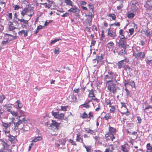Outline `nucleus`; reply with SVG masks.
<instances>
[{
  "mask_svg": "<svg viewBox=\"0 0 152 152\" xmlns=\"http://www.w3.org/2000/svg\"><path fill=\"white\" fill-rule=\"evenodd\" d=\"M108 130V132L105 135V138L107 140L110 139L112 141H113L114 139L115 138V135L116 134L117 130L110 125L109 126Z\"/></svg>",
  "mask_w": 152,
  "mask_h": 152,
  "instance_id": "1",
  "label": "nucleus"
},
{
  "mask_svg": "<svg viewBox=\"0 0 152 152\" xmlns=\"http://www.w3.org/2000/svg\"><path fill=\"white\" fill-rule=\"evenodd\" d=\"M34 7H29L28 5L26 6L21 12V15L22 16L23 18L24 16L26 15L27 13L28 15L30 17L33 15L34 14Z\"/></svg>",
  "mask_w": 152,
  "mask_h": 152,
  "instance_id": "2",
  "label": "nucleus"
},
{
  "mask_svg": "<svg viewBox=\"0 0 152 152\" xmlns=\"http://www.w3.org/2000/svg\"><path fill=\"white\" fill-rule=\"evenodd\" d=\"M107 83H106V87L108 90L110 92L115 94L117 91V88L116 87V84L113 83V81L112 82L108 81Z\"/></svg>",
  "mask_w": 152,
  "mask_h": 152,
  "instance_id": "3",
  "label": "nucleus"
},
{
  "mask_svg": "<svg viewBox=\"0 0 152 152\" xmlns=\"http://www.w3.org/2000/svg\"><path fill=\"white\" fill-rule=\"evenodd\" d=\"M133 55L134 57L135 58L140 59L142 60L145 57V52L139 51L137 49L133 51Z\"/></svg>",
  "mask_w": 152,
  "mask_h": 152,
  "instance_id": "4",
  "label": "nucleus"
},
{
  "mask_svg": "<svg viewBox=\"0 0 152 152\" xmlns=\"http://www.w3.org/2000/svg\"><path fill=\"white\" fill-rule=\"evenodd\" d=\"M94 13L92 12H88L85 15L86 19L85 22L87 26H90L92 23L93 18H94Z\"/></svg>",
  "mask_w": 152,
  "mask_h": 152,
  "instance_id": "5",
  "label": "nucleus"
},
{
  "mask_svg": "<svg viewBox=\"0 0 152 152\" xmlns=\"http://www.w3.org/2000/svg\"><path fill=\"white\" fill-rule=\"evenodd\" d=\"M107 74L106 75L103 77L104 81H106V83H107L108 81L111 82L113 81V80L114 76L115 75V73L112 71L109 70L107 72Z\"/></svg>",
  "mask_w": 152,
  "mask_h": 152,
  "instance_id": "6",
  "label": "nucleus"
},
{
  "mask_svg": "<svg viewBox=\"0 0 152 152\" xmlns=\"http://www.w3.org/2000/svg\"><path fill=\"white\" fill-rule=\"evenodd\" d=\"M1 144L3 148L6 149L8 152H12L11 149H9L11 144L9 142L5 141L4 139H2L1 141Z\"/></svg>",
  "mask_w": 152,
  "mask_h": 152,
  "instance_id": "7",
  "label": "nucleus"
},
{
  "mask_svg": "<svg viewBox=\"0 0 152 152\" xmlns=\"http://www.w3.org/2000/svg\"><path fill=\"white\" fill-rule=\"evenodd\" d=\"M116 50L119 55L122 56L125 53L127 46H125L123 44H118Z\"/></svg>",
  "mask_w": 152,
  "mask_h": 152,
  "instance_id": "8",
  "label": "nucleus"
},
{
  "mask_svg": "<svg viewBox=\"0 0 152 152\" xmlns=\"http://www.w3.org/2000/svg\"><path fill=\"white\" fill-rule=\"evenodd\" d=\"M121 107L122 111V112H120L121 114V116L124 117V115L126 116L129 115L130 114V113L127 108L126 104L123 102H121Z\"/></svg>",
  "mask_w": 152,
  "mask_h": 152,
  "instance_id": "9",
  "label": "nucleus"
},
{
  "mask_svg": "<svg viewBox=\"0 0 152 152\" xmlns=\"http://www.w3.org/2000/svg\"><path fill=\"white\" fill-rule=\"evenodd\" d=\"M110 27L108 28L106 31H107V36L110 39H114L117 36L116 32L115 30L112 31Z\"/></svg>",
  "mask_w": 152,
  "mask_h": 152,
  "instance_id": "10",
  "label": "nucleus"
},
{
  "mask_svg": "<svg viewBox=\"0 0 152 152\" xmlns=\"http://www.w3.org/2000/svg\"><path fill=\"white\" fill-rule=\"evenodd\" d=\"M52 123L50 124V126L51 127V129L53 131H58L59 129V126L60 123H58L56 120H53L51 121Z\"/></svg>",
  "mask_w": 152,
  "mask_h": 152,
  "instance_id": "11",
  "label": "nucleus"
},
{
  "mask_svg": "<svg viewBox=\"0 0 152 152\" xmlns=\"http://www.w3.org/2000/svg\"><path fill=\"white\" fill-rule=\"evenodd\" d=\"M52 114L56 119L61 120H64V118L65 115L64 113H61L60 114H59L58 112H52Z\"/></svg>",
  "mask_w": 152,
  "mask_h": 152,
  "instance_id": "12",
  "label": "nucleus"
},
{
  "mask_svg": "<svg viewBox=\"0 0 152 152\" xmlns=\"http://www.w3.org/2000/svg\"><path fill=\"white\" fill-rule=\"evenodd\" d=\"M80 117L82 119H85L87 118L90 119V121L91 118H93L94 115L91 112H90L88 115L85 112H84L80 116Z\"/></svg>",
  "mask_w": 152,
  "mask_h": 152,
  "instance_id": "13",
  "label": "nucleus"
},
{
  "mask_svg": "<svg viewBox=\"0 0 152 152\" xmlns=\"http://www.w3.org/2000/svg\"><path fill=\"white\" fill-rule=\"evenodd\" d=\"M26 121L25 118H23L22 119H19L17 122H14V130L16 131L17 130H18L19 125Z\"/></svg>",
  "mask_w": 152,
  "mask_h": 152,
  "instance_id": "14",
  "label": "nucleus"
},
{
  "mask_svg": "<svg viewBox=\"0 0 152 152\" xmlns=\"http://www.w3.org/2000/svg\"><path fill=\"white\" fill-rule=\"evenodd\" d=\"M5 135L8 137V140L12 143H14L15 140H17L16 138V136H13L10 134L9 131L5 132Z\"/></svg>",
  "mask_w": 152,
  "mask_h": 152,
  "instance_id": "15",
  "label": "nucleus"
},
{
  "mask_svg": "<svg viewBox=\"0 0 152 152\" xmlns=\"http://www.w3.org/2000/svg\"><path fill=\"white\" fill-rule=\"evenodd\" d=\"M11 124V122L9 123H7L4 122H2V126L3 127V129L5 134L6 131L8 132L9 131V132H10V127Z\"/></svg>",
  "mask_w": 152,
  "mask_h": 152,
  "instance_id": "16",
  "label": "nucleus"
},
{
  "mask_svg": "<svg viewBox=\"0 0 152 152\" xmlns=\"http://www.w3.org/2000/svg\"><path fill=\"white\" fill-rule=\"evenodd\" d=\"M69 12L76 13L75 15L77 16L79 15V13L80 10L77 7L75 6L74 7H72L68 10Z\"/></svg>",
  "mask_w": 152,
  "mask_h": 152,
  "instance_id": "17",
  "label": "nucleus"
},
{
  "mask_svg": "<svg viewBox=\"0 0 152 152\" xmlns=\"http://www.w3.org/2000/svg\"><path fill=\"white\" fill-rule=\"evenodd\" d=\"M127 85H130L132 87H134L135 84L134 81L130 80V79L124 80V85L126 86Z\"/></svg>",
  "mask_w": 152,
  "mask_h": 152,
  "instance_id": "18",
  "label": "nucleus"
},
{
  "mask_svg": "<svg viewBox=\"0 0 152 152\" xmlns=\"http://www.w3.org/2000/svg\"><path fill=\"white\" fill-rule=\"evenodd\" d=\"M4 35L6 39L8 40L9 42L12 41L17 38V36H13L11 34H9L7 33L5 34Z\"/></svg>",
  "mask_w": 152,
  "mask_h": 152,
  "instance_id": "19",
  "label": "nucleus"
},
{
  "mask_svg": "<svg viewBox=\"0 0 152 152\" xmlns=\"http://www.w3.org/2000/svg\"><path fill=\"white\" fill-rule=\"evenodd\" d=\"M76 140L77 142H80L83 145L84 144L83 141V136L79 132L77 134Z\"/></svg>",
  "mask_w": 152,
  "mask_h": 152,
  "instance_id": "20",
  "label": "nucleus"
},
{
  "mask_svg": "<svg viewBox=\"0 0 152 152\" xmlns=\"http://www.w3.org/2000/svg\"><path fill=\"white\" fill-rule=\"evenodd\" d=\"M18 21H20V23H22V26L25 28L28 25V20H25L23 18L22 19H18Z\"/></svg>",
  "mask_w": 152,
  "mask_h": 152,
  "instance_id": "21",
  "label": "nucleus"
},
{
  "mask_svg": "<svg viewBox=\"0 0 152 152\" xmlns=\"http://www.w3.org/2000/svg\"><path fill=\"white\" fill-rule=\"evenodd\" d=\"M127 39V37H121L120 38V40L119 42L118 43V44H123L125 46H128L126 44V39Z\"/></svg>",
  "mask_w": 152,
  "mask_h": 152,
  "instance_id": "22",
  "label": "nucleus"
},
{
  "mask_svg": "<svg viewBox=\"0 0 152 152\" xmlns=\"http://www.w3.org/2000/svg\"><path fill=\"white\" fill-rule=\"evenodd\" d=\"M121 150L124 152H128L129 150L128 144L126 143L124 144L121 145Z\"/></svg>",
  "mask_w": 152,
  "mask_h": 152,
  "instance_id": "23",
  "label": "nucleus"
},
{
  "mask_svg": "<svg viewBox=\"0 0 152 152\" xmlns=\"http://www.w3.org/2000/svg\"><path fill=\"white\" fill-rule=\"evenodd\" d=\"M95 91L94 88L92 89L91 90H88L89 93L88 94V97L89 98H96L94 94Z\"/></svg>",
  "mask_w": 152,
  "mask_h": 152,
  "instance_id": "24",
  "label": "nucleus"
},
{
  "mask_svg": "<svg viewBox=\"0 0 152 152\" xmlns=\"http://www.w3.org/2000/svg\"><path fill=\"white\" fill-rule=\"evenodd\" d=\"M12 106L13 105L12 104H7L4 105V107H5V108L7 111L10 112L12 111Z\"/></svg>",
  "mask_w": 152,
  "mask_h": 152,
  "instance_id": "25",
  "label": "nucleus"
},
{
  "mask_svg": "<svg viewBox=\"0 0 152 152\" xmlns=\"http://www.w3.org/2000/svg\"><path fill=\"white\" fill-rule=\"evenodd\" d=\"M88 12H92L94 13V7L93 5L91 3H90L88 5Z\"/></svg>",
  "mask_w": 152,
  "mask_h": 152,
  "instance_id": "26",
  "label": "nucleus"
},
{
  "mask_svg": "<svg viewBox=\"0 0 152 152\" xmlns=\"http://www.w3.org/2000/svg\"><path fill=\"white\" fill-rule=\"evenodd\" d=\"M85 129V131L87 133H90L92 135H95L96 134V130H92L90 128H86Z\"/></svg>",
  "mask_w": 152,
  "mask_h": 152,
  "instance_id": "27",
  "label": "nucleus"
},
{
  "mask_svg": "<svg viewBox=\"0 0 152 152\" xmlns=\"http://www.w3.org/2000/svg\"><path fill=\"white\" fill-rule=\"evenodd\" d=\"M104 54H101L100 56H97L96 58L93 59V60H96L97 61V63H100L102 62V60L104 58Z\"/></svg>",
  "mask_w": 152,
  "mask_h": 152,
  "instance_id": "28",
  "label": "nucleus"
},
{
  "mask_svg": "<svg viewBox=\"0 0 152 152\" xmlns=\"http://www.w3.org/2000/svg\"><path fill=\"white\" fill-rule=\"evenodd\" d=\"M108 148L106 149L104 152H113V151L114 149L113 145V144H110Z\"/></svg>",
  "mask_w": 152,
  "mask_h": 152,
  "instance_id": "29",
  "label": "nucleus"
},
{
  "mask_svg": "<svg viewBox=\"0 0 152 152\" xmlns=\"http://www.w3.org/2000/svg\"><path fill=\"white\" fill-rule=\"evenodd\" d=\"M16 28L14 26V25L12 22H10V24L9 25L8 29L9 31H14Z\"/></svg>",
  "mask_w": 152,
  "mask_h": 152,
  "instance_id": "30",
  "label": "nucleus"
},
{
  "mask_svg": "<svg viewBox=\"0 0 152 152\" xmlns=\"http://www.w3.org/2000/svg\"><path fill=\"white\" fill-rule=\"evenodd\" d=\"M114 44L112 41L110 42L107 44V47L109 49L112 50L114 48Z\"/></svg>",
  "mask_w": 152,
  "mask_h": 152,
  "instance_id": "31",
  "label": "nucleus"
},
{
  "mask_svg": "<svg viewBox=\"0 0 152 152\" xmlns=\"http://www.w3.org/2000/svg\"><path fill=\"white\" fill-rule=\"evenodd\" d=\"M28 30H22L18 32V34L19 35H21L23 34H24V37H26L28 35Z\"/></svg>",
  "mask_w": 152,
  "mask_h": 152,
  "instance_id": "32",
  "label": "nucleus"
},
{
  "mask_svg": "<svg viewBox=\"0 0 152 152\" xmlns=\"http://www.w3.org/2000/svg\"><path fill=\"white\" fill-rule=\"evenodd\" d=\"M64 2L68 6H73V2L71 0H64Z\"/></svg>",
  "mask_w": 152,
  "mask_h": 152,
  "instance_id": "33",
  "label": "nucleus"
},
{
  "mask_svg": "<svg viewBox=\"0 0 152 152\" xmlns=\"http://www.w3.org/2000/svg\"><path fill=\"white\" fill-rule=\"evenodd\" d=\"M43 139L42 136H38L37 137H35L34 139L32 140L31 142H36L38 141L41 140Z\"/></svg>",
  "mask_w": 152,
  "mask_h": 152,
  "instance_id": "34",
  "label": "nucleus"
},
{
  "mask_svg": "<svg viewBox=\"0 0 152 152\" xmlns=\"http://www.w3.org/2000/svg\"><path fill=\"white\" fill-rule=\"evenodd\" d=\"M146 152H152V146L150 143L147 144L146 145Z\"/></svg>",
  "mask_w": 152,
  "mask_h": 152,
  "instance_id": "35",
  "label": "nucleus"
},
{
  "mask_svg": "<svg viewBox=\"0 0 152 152\" xmlns=\"http://www.w3.org/2000/svg\"><path fill=\"white\" fill-rule=\"evenodd\" d=\"M15 103L16 104V106H17L18 108L21 109L22 108L23 105L22 103L20 102L19 99Z\"/></svg>",
  "mask_w": 152,
  "mask_h": 152,
  "instance_id": "36",
  "label": "nucleus"
},
{
  "mask_svg": "<svg viewBox=\"0 0 152 152\" xmlns=\"http://www.w3.org/2000/svg\"><path fill=\"white\" fill-rule=\"evenodd\" d=\"M104 118L105 120L108 121L109 119H111L112 118V117L111 115V114L110 113L106 114L104 116Z\"/></svg>",
  "mask_w": 152,
  "mask_h": 152,
  "instance_id": "37",
  "label": "nucleus"
},
{
  "mask_svg": "<svg viewBox=\"0 0 152 152\" xmlns=\"http://www.w3.org/2000/svg\"><path fill=\"white\" fill-rule=\"evenodd\" d=\"M107 16L112 18L113 20H115L116 18V15L114 13H109L107 15Z\"/></svg>",
  "mask_w": 152,
  "mask_h": 152,
  "instance_id": "38",
  "label": "nucleus"
},
{
  "mask_svg": "<svg viewBox=\"0 0 152 152\" xmlns=\"http://www.w3.org/2000/svg\"><path fill=\"white\" fill-rule=\"evenodd\" d=\"M124 60H122L119 61L117 63L118 68L119 69H121L122 67V66L124 64Z\"/></svg>",
  "mask_w": 152,
  "mask_h": 152,
  "instance_id": "39",
  "label": "nucleus"
},
{
  "mask_svg": "<svg viewBox=\"0 0 152 152\" xmlns=\"http://www.w3.org/2000/svg\"><path fill=\"white\" fill-rule=\"evenodd\" d=\"M127 132L129 134L135 136V139H136L138 137V135L137 132H130L129 131L128 129L127 130Z\"/></svg>",
  "mask_w": 152,
  "mask_h": 152,
  "instance_id": "40",
  "label": "nucleus"
},
{
  "mask_svg": "<svg viewBox=\"0 0 152 152\" xmlns=\"http://www.w3.org/2000/svg\"><path fill=\"white\" fill-rule=\"evenodd\" d=\"M119 38L126 37L124 35V31L122 29H121L119 31Z\"/></svg>",
  "mask_w": 152,
  "mask_h": 152,
  "instance_id": "41",
  "label": "nucleus"
},
{
  "mask_svg": "<svg viewBox=\"0 0 152 152\" xmlns=\"http://www.w3.org/2000/svg\"><path fill=\"white\" fill-rule=\"evenodd\" d=\"M83 146L86 149L87 152H91L92 150L91 149V146H87L85 144L83 145Z\"/></svg>",
  "mask_w": 152,
  "mask_h": 152,
  "instance_id": "42",
  "label": "nucleus"
},
{
  "mask_svg": "<svg viewBox=\"0 0 152 152\" xmlns=\"http://www.w3.org/2000/svg\"><path fill=\"white\" fill-rule=\"evenodd\" d=\"M109 107H110V113H114L115 111V107L114 105L109 106Z\"/></svg>",
  "mask_w": 152,
  "mask_h": 152,
  "instance_id": "43",
  "label": "nucleus"
},
{
  "mask_svg": "<svg viewBox=\"0 0 152 152\" xmlns=\"http://www.w3.org/2000/svg\"><path fill=\"white\" fill-rule=\"evenodd\" d=\"M132 9L133 12H136L138 9V8L134 4H132Z\"/></svg>",
  "mask_w": 152,
  "mask_h": 152,
  "instance_id": "44",
  "label": "nucleus"
},
{
  "mask_svg": "<svg viewBox=\"0 0 152 152\" xmlns=\"http://www.w3.org/2000/svg\"><path fill=\"white\" fill-rule=\"evenodd\" d=\"M147 102H146L144 103V104H146V107L145 109H144V112H145V110L148 109H151L152 108V105L149 104H147Z\"/></svg>",
  "mask_w": 152,
  "mask_h": 152,
  "instance_id": "45",
  "label": "nucleus"
},
{
  "mask_svg": "<svg viewBox=\"0 0 152 152\" xmlns=\"http://www.w3.org/2000/svg\"><path fill=\"white\" fill-rule=\"evenodd\" d=\"M135 14L133 12H130L128 13L127 17L129 19H132L134 17Z\"/></svg>",
  "mask_w": 152,
  "mask_h": 152,
  "instance_id": "46",
  "label": "nucleus"
},
{
  "mask_svg": "<svg viewBox=\"0 0 152 152\" xmlns=\"http://www.w3.org/2000/svg\"><path fill=\"white\" fill-rule=\"evenodd\" d=\"M40 4L43 5L45 8L49 9L51 7V5L50 4H47L46 3H40Z\"/></svg>",
  "mask_w": 152,
  "mask_h": 152,
  "instance_id": "47",
  "label": "nucleus"
},
{
  "mask_svg": "<svg viewBox=\"0 0 152 152\" xmlns=\"http://www.w3.org/2000/svg\"><path fill=\"white\" fill-rule=\"evenodd\" d=\"M69 106L68 105L66 106H61V109L60 110L61 111H66L67 110V108Z\"/></svg>",
  "mask_w": 152,
  "mask_h": 152,
  "instance_id": "48",
  "label": "nucleus"
},
{
  "mask_svg": "<svg viewBox=\"0 0 152 152\" xmlns=\"http://www.w3.org/2000/svg\"><path fill=\"white\" fill-rule=\"evenodd\" d=\"M68 142L71 143L72 145L75 146H76L77 145V144L76 141L71 139L69 140Z\"/></svg>",
  "mask_w": 152,
  "mask_h": 152,
  "instance_id": "49",
  "label": "nucleus"
},
{
  "mask_svg": "<svg viewBox=\"0 0 152 152\" xmlns=\"http://www.w3.org/2000/svg\"><path fill=\"white\" fill-rule=\"evenodd\" d=\"M143 32L146 36L148 37H150L151 34V32L148 31L146 30L143 31Z\"/></svg>",
  "mask_w": 152,
  "mask_h": 152,
  "instance_id": "50",
  "label": "nucleus"
},
{
  "mask_svg": "<svg viewBox=\"0 0 152 152\" xmlns=\"http://www.w3.org/2000/svg\"><path fill=\"white\" fill-rule=\"evenodd\" d=\"M92 100H94L97 102H99V100L96 98H91V99L89 100L88 101L86 102L89 104V103Z\"/></svg>",
  "mask_w": 152,
  "mask_h": 152,
  "instance_id": "51",
  "label": "nucleus"
},
{
  "mask_svg": "<svg viewBox=\"0 0 152 152\" xmlns=\"http://www.w3.org/2000/svg\"><path fill=\"white\" fill-rule=\"evenodd\" d=\"M81 106L86 109H88L90 107L89 105L86 102H85L83 104H81Z\"/></svg>",
  "mask_w": 152,
  "mask_h": 152,
  "instance_id": "52",
  "label": "nucleus"
},
{
  "mask_svg": "<svg viewBox=\"0 0 152 152\" xmlns=\"http://www.w3.org/2000/svg\"><path fill=\"white\" fill-rule=\"evenodd\" d=\"M10 113L13 116H14V117H18V112L17 111H14L12 110Z\"/></svg>",
  "mask_w": 152,
  "mask_h": 152,
  "instance_id": "53",
  "label": "nucleus"
},
{
  "mask_svg": "<svg viewBox=\"0 0 152 152\" xmlns=\"http://www.w3.org/2000/svg\"><path fill=\"white\" fill-rule=\"evenodd\" d=\"M101 37L100 38V40H102L103 38L105 37V35H104V30H102L101 31Z\"/></svg>",
  "mask_w": 152,
  "mask_h": 152,
  "instance_id": "54",
  "label": "nucleus"
},
{
  "mask_svg": "<svg viewBox=\"0 0 152 152\" xmlns=\"http://www.w3.org/2000/svg\"><path fill=\"white\" fill-rule=\"evenodd\" d=\"M60 142H61V144L64 145L66 142V138H64L61 139L60 140Z\"/></svg>",
  "mask_w": 152,
  "mask_h": 152,
  "instance_id": "55",
  "label": "nucleus"
},
{
  "mask_svg": "<svg viewBox=\"0 0 152 152\" xmlns=\"http://www.w3.org/2000/svg\"><path fill=\"white\" fill-rule=\"evenodd\" d=\"M5 98V97L3 94L0 95V103L3 102V100Z\"/></svg>",
  "mask_w": 152,
  "mask_h": 152,
  "instance_id": "56",
  "label": "nucleus"
},
{
  "mask_svg": "<svg viewBox=\"0 0 152 152\" xmlns=\"http://www.w3.org/2000/svg\"><path fill=\"white\" fill-rule=\"evenodd\" d=\"M61 40L60 39H55L53 40H52L51 41L50 44L51 45H52L53 44L55 43V42L59 41V40Z\"/></svg>",
  "mask_w": 152,
  "mask_h": 152,
  "instance_id": "57",
  "label": "nucleus"
},
{
  "mask_svg": "<svg viewBox=\"0 0 152 152\" xmlns=\"http://www.w3.org/2000/svg\"><path fill=\"white\" fill-rule=\"evenodd\" d=\"M129 31L130 33L129 35H131L134 32V29L133 28H131L129 30Z\"/></svg>",
  "mask_w": 152,
  "mask_h": 152,
  "instance_id": "58",
  "label": "nucleus"
},
{
  "mask_svg": "<svg viewBox=\"0 0 152 152\" xmlns=\"http://www.w3.org/2000/svg\"><path fill=\"white\" fill-rule=\"evenodd\" d=\"M114 25H115V26H120V24L119 22H115L114 23L111 24L110 26H113Z\"/></svg>",
  "mask_w": 152,
  "mask_h": 152,
  "instance_id": "59",
  "label": "nucleus"
},
{
  "mask_svg": "<svg viewBox=\"0 0 152 152\" xmlns=\"http://www.w3.org/2000/svg\"><path fill=\"white\" fill-rule=\"evenodd\" d=\"M59 48H56L54 50V53L56 54H59Z\"/></svg>",
  "mask_w": 152,
  "mask_h": 152,
  "instance_id": "60",
  "label": "nucleus"
},
{
  "mask_svg": "<svg viewBox=\"0 0 152 152\" xmlns=\"http://www.w3.org/2000/svg\"><path fill=\"white\" fill-rule=\"evenodd\" d=\"M106 104L107 105H109V106H111L112 103L111 101L110 100H107L106 102Z\"/></svg>",
  "mask_w": 152,
  "mask_h": 152,
  "instance_id": "61",
  "label": "nucleus"
},
{
  "mask_svg": "<svg viewBox=\"0 0 152 152\" xmlns=\"http://www.w3.org/2000/svg\"><path fill=\"white\" fill-rule=\"evenodd\" d=\"M134 126V124L131 123L129 124V129H132Z\"/></svg>",
  "mask_w": 152,
  "mask_h": 152,
  "instance_id": "62",
  "label": "nucleus"
},
{
  "mask_svg": "<svg viewBox=\"0 0 152 152\" xmlns=\"http://www.w3.org/2000/svg\"><path fill=\"white\" fill-rule=\"evenodd\" d=\"M125 90L126 92V95L127 96H129V95L130 94V91L128 89L127 87L126 86H125Z\"/></svg>",
  "mask_w": 152,
  "mask_h": 152,
  "instance_id": "63",
  "label": "nucleus"
},
{
  "mask_svg": "<svg viewBox=\"0 0 152 152\" xmlns=\"http://www.w3.org/2000/svg\"><path fill=\"white\" fill-rule=\"evenodd\" d=\"M20 8V6L18 5H16L14 6V10H18Z\"/></svg>",
  "mask_w": 152,
  "mask_h": 152,
  "instance_id": "64",
  "label": "nucleus"
}]
</instances>
